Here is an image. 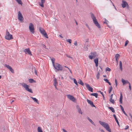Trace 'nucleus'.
<instances>
[{
  "mask_svg": "<svg viewBox=\"0 0 132 132\" xmlns=\"http://www.w3.org/2000/svg\"><path fill=\"white\" fill-rule=\"evenodd\" d=\"M90 14L91 17L92 18L94 23L95 24L98 28H101L100 25L97 22V20L96 19L94 14L91 12L90 13Z\"/></svg>",
  "mask_w": 132,
  "mask_h": 132,
  "instance_id": "obj_1",
  "label": "nucleus"
},
{
  "mask_svg": "<svg viewBox=\"0 0 132 132\" xmlns=\"http://www.w3.org/2000/svg\"><path fill=\"white\" fill-rule=\"evenodd\" d=\"M99 122L109 132H111V130L108 123L101 121H99Z\"/></svg>",
  "mask_w": 132,
  "mask_h": 132,
  "instance_id": "obj_2",
  "label": "nucleus"
},
{
  "mask_svg": "<svg viewBox=\"0 0 132 132\" xmlns=\"http://www.w3.org/2000/svg\"><path fill=\"white\" fill-rule=\"evenodd\" d=\"M5 38L8 40H10L13 38L12 37V35L10 34V32L8 31L7 29L6 30V32L5 36Z\"/></svg>",
  "mask_w": 132,
  "mask_h": 132,
  "instance_id": "obj_3",
  "label": "nucleus"
},
{
  "mask_svg": "<svg viewBox=\"0 0 132 132\" xmlns=\"http://www.w3.org/2000/svg\"><path fill=\"white\" fill-rule=\"evenodd\" d=\"M22 85L25 88L26 90L31 93H32V89H31L29 88V85L24 83H22Z\"/></svg>",
  "mask_w": 132,
  "mask_h": 132,
  "instance_id": "obj_4",
  "label": "nucleus"
},
{
  "mask_svg": "<svg viewBox=\"0 0 132 132\" xmlns=\"http://www.w3.org/2000/svg\"><path fill=\"white\" fill-rule=\"evenodd\" d=\"M39 30L40 33L46 38H48L47 34L44 29L41 27L39 28Z\"/></svg>",
  "mask_w": 132,
  "mask_h": 132,
  "instance_id": "obj_5",
  "label": "nucleus"
},
{
  "mask_svg": "<svg viewBox=\"0 0 132 132\" xmlns=\"http://www.w3.org/2000/svg\"><path fill=\"white\" fill-rule=\"evenodd\" d=\"M53 65V66L55 69L57 70H62V66L60 64L58 63H56Z\"/></svg>",
  "mask_w": 132,
  "mask_h": 132,
  "instance_id": "obj_6",
  "label": "nucleus"
},
{
  "mask_svg": "<svg viewBox=\"0 0 132 132\" xmlns=\"http://www.w3.org/2000/svg\"><path fill=\"white\" fill-rule=\"evenodd\" d=\"M29 28L30 32L34 34V25L32 23H29Z\"/></svg>",
  "mask_w": 132,
  "mask_h": 132,
  "instance_id": "obj_7",
  "label": "nucleus"
},
{
  "mask_svg": "<svg viewBox=\"0 0 132 132\" xmlns=\"http://www.w3.org/2000/svg\"><path fill=\"white\" fill-rule=\"evenodd\" d=\"M88 42V40L86 41V42L84 45V48L85 51H88V47L89 46V44L87 43Z\"/></svg>",
  "mask_w": 132,
  "mask_h": 132,
  "instance_id": "obj_8",
  "label": "nucleus"
},
{
  "mask_svg": "<svg viewBox=\"0 0 132 132\" xmlns=\"http://www.w3.org/2000/svg\"><path fill=\"white\" fill-rule=\"evenodd\" d=\"M67 96L69 99L73 102H75L76 100V98L72 95H67Z\"/></svg>",
  "mask_w": 132,
  "mask_h": 132,
  "instance_id": "obj_9",
  "label": "nucleus"
},
{
  "mask_svg": "<svg viewBox=\"0 0 132 132\" xmlns=\"http://www.w3.org/2000/svg\"><path fill=\"white\" fill-rule=\"evenodd\" d=\"M91 55L89 56V57L90 59H92L93 58L95 57L96 55V53L95 52L93 53H90Z\"/></svg>",
  "mask_w": 132,
  "mask_h": 132,
  "instance_id": "obj_10",
  "label": "nucleus"
},
{
  "mask_svg": "<svg viewBox=\"0 0 132 132\" xmlns=\"http://www.w3.org/2000/svg\"><path fill=\"white\" fill-rule=\"evenodd\" d=\"M24 51L26 54H28L30 55H32V54H31V52L29 48H27L24 49Z\"/></svg>",
  "mask_w": 132,
  "mask_h": 132,
  "instance_id": "obj_11",
  "label": "nucleus"
},
{
  "mask_svg": "<svg viewBox=\"0 0 132 132\" xmlns=\"http://www.w3.org/2000/svg\"><path fill=\"white\" fill-rule=\"evenodd\" d=\"M4 66L5 67L7 68L12 73H14V70L11 66L6 64H5L4 65Z\"/></svg>",
  "mask_w": 132,
  "mask_h": 132,
  "instance_id": "obj_12",
  "label": "nucleus"
},
{
  "mask_svg": "<svg viewBox=\"0 0 132 132\" xmlns=\"http://www.w3.org/2000/svg\"><path fill=\"white\" fill-rule=\"evenodd\" d=\"M18 19L20 21H22L23 20V18L20 11L18 12Z\"/></svg>",
  "mask_w": 132,
  "mask_h": 132,
  "instance_id": "obj_13",
  "label": "nucleus"
},
{
  "mask_svg": "<svg viewBox=\"0 0 132 132\" xmlns=\"http://www.w3.org/2000/svg\"><path fill=\"white\" fill-rule=\"evenodd\" d=\"M86 86L88 89L91 92H93V88L87 84H86Z\"/></svg>",
  "mask_w": 132,
  "mask_h": 132,
  "instance_id": "obj_14",
  "label": "nucleus"
},
{
  "mask_svg": "<svg viewBox=\"0 0 132 132\" xmlns=\"http://www.w3.org/2000/svg\"><path fill=\"white\" fill-rule=\"evenodd\" d=\"M122 7L123 8H125L127 5H128V4L127 2L124 0H122Z\"/></svg>",
  "mask_w": 132,
  "mask_h": 132,
  "instance_id": "obj_15",
  "label": "nucleus"
},
{
  "mask_svg": "<svg viewBox=\"0 0 132 132\" xmlns=\"http://www.w3.org/2000/svg\"><path fill=\"white\" fill-rule=\"evenodd\" d=\"M87 100L88 103L92 107H96L94 105V104L93 102L88 99H87Z\"/></svg>",
  "mask_w": 132,
  "mask_h": 132,
  "instance_id": "obj_16",
  "label": "nucleus"
},
{
  "mask_svg": "<svg viewBox=\"0 0 132 132\" xmlns=\"http://www.w3.org/2000/svg\"><path fill=\"white\" fill-rule=\"evenodd\" d=\"M121 81L123 83V85L126 84H129V83H130L128 80H125L124 79L122 78L121 79Z\"/></svg>",
  "mask_w": 132,
  "mask_h": 132,
  "instance_id": "obj_17",
  "label": "nucleus"
},
{
  "mask_svg": "<svg viewBox=\"0 0 132 132\" xmlns=\"http://www.w3.org/2000/svg\"><path fill=\"white\" fill-rule=\"evenodd\" d=\"M45 0H41V2L39 3V5L42 7L44 6V3L45 2Z\"/></svg>",
  "mask_w": 132,
  "mask_h": 132,
  "instance_id": "obj_18",
  "label": "nucleus"
},
{
  "mask_svg": "<svg viewBox=\"0 0 132 132\" xmlns=\"http://www.w3.org/2000/svg\"><path fill=\"white\" fill-rule=\"evenodd\" d=\"M76 108L78 110V112L80 113L81 114H82V112L81 111V110L79 106L78 105L76 106Z\"/></svg>",
  "mask_w": 132,
  "mask_h": 132,
  "instance_id": "obj_19",
  "label": "nucleus"
},
{
  "mask_svg": "<svg viewBox=\"0 0 132 132\" xmlns=\"http://www.w3.org/2000/svg\"><path fill=\"white\" fill-rule=\"evenodd\" d=\"M94 62L96 66L97 67L98 66V58H96L94 60Z\"/></svg>",
  "mask_w": 132,
  "mask_h": 132,
  "instance_id": "obj_20",
  "label": "nucleus"
},
{
  "mask_svg": "<svg viewBox=\"0 0 132 132\" xmlns=\"http://www.w3.org/2000/svg\"><path fill=\"white\" fill-rule=\"evenodd\" d=\"M113 116L114 117L116 122L117 123V124L119 126V127H120V126L119 122L117 120V118L116 117V115L115 114H114L113 115Z\"/></svg>",
  "mask_w": 132,
  "mask_h": 132,
  "instance_id": "obj_21",
  "label": "nucleus"
},
{
  "mask_svg": "<svg viewBox=\"0 0 132 132\" xmlns=\"http://www.w3.org/2000/svg\"><path fill=\"white\" fill-rule=\"evenodd\" d=\"M123 99L122 95L121 92L120 94V98L119 101L121 104L122 103V99Z\"/></svg>",
  "mask_w": 132,
  "mask_h": 132,
  "instance_id": "obj_22",
  "label": "nucleus"
},
{
  "mask_svg": "<svg viewBox=\"0 0 132 132\" xmlns=\"http://www.w3.org/2000/svg\"><path fill=\"white\" fill-rule=\"evenodd\" d=\"M120 107L121 108V109L122 112H123V113L126 116H127V114L125 112V111L124 110V109L123 107L121 105H120Z\"/></svg>",
  "mask_w": 132,
  "mask_h": 132,
  "instance_id": "obj_23",
  "label": "nucleus"
},
{
  "mask_svg": "<svg viewBox=\"0 0 132 132\" xmlns=\"http://www.w3.org/2000/svg\"><path fill=\"white\" fill-rule=\"evenodd\" d=\"M31 98L32 99H33V100L35 102H36V103L37 104H39V103L38 102V100L36 98H34V97H31Z\"/></svg>",
  "mask_w": 132,
  "mask_h": 132,
  "instance_id": "obj_24",
  "label": "nucleus"
},
{
  "mask_svg": "<svg viewBox=\"0 0 132 132\" xmlns=\"http://www.w3.org/2000/svg\"><path fill=\"white\" fill-rule=\"evenodd\" d=\"M53 81L54 82L53 85L55 86H56V84H57V82L56 78H54V79Z\"/></svg>",
  "mask_w": 132,
  "mask_h": 132,
  "instance_id": "obj_25",
  "label": "nucleus"
},
{
  "mask_svg": "<svg viewBox=\"0 0 132 132\" xmlns=\"http://www.w3.org/2000/svg\"><path fill=\"white\" fill-rule=\"evenodd\" d=\"M29 82L30 83H35L36 81L32 79H29Z\"/></svg>",
  "mask_w": 132,
  "mask_h": 132,
  "instance_id": "obj_26",
  "label": "nucleus"
},
{
  "mask_svg": "<svg viewBox=\"0 0 132 132\" xmlns=\"http://www.w3.org/2000/svg\"><path fill=\"white\" fill-rule=\"evenodd\" d=\"M119 68L120 69L121 71L122 70V63L121 61H119Z\"/></svg>",
  "mask_w": 132,
  "mask_h": 132,
  "instance_id": "obj_27",
  "label": "nucleus"
},
{
  "mask_svg": "<svg viewBox=\"0 0 132 132\" xmlns=\"http://www.w3.org/2000/svg\"><path fill=\"white\" fill-rule=\"evenodd\" d=\"M90 95L95 96L96 98H97L98 94L97 93H93L90 94Z\"/></svg>",
  "mask_w": 132,
  "mask_h": 132,
  "instance_id": "obj_28",
  "label": "nucleus"
},
{
  "mask_svg": "<svg viewBox=\"0 0 132 132\" xmlns=\"http://www.w3.org/2000/svg\"><path fill=\"white\" fill-rule=\"evenodd\" d=\"M78 83L82 86H83L84 85V83L82 82V80L80 79H79V81H78Z\"/></svg>",
  "mask_w": 132,
  "mask_h": 132,
  "instance_id": "obj_29",
  "label": "nucleus"
},
{
  "mask_svg": "<svg viewBox=\"0 0 132 132\" xmlns=\"http://www.w3.org/2000/svg\"><path fill=\"white\" fill-rule=\"evenodd\" d=\"M108 108L110 110H111L112 112L114 113L115 112V110L113 107H109Z\"/></svg>",
  "mask_w": 132,
  "mask_h": 132,
  "instance_id": "obj_30",
  "label": "nucleus"
},
{
  "mask_svg": "<svg viewBox=\"0 0 132 132\" xmlns=\"http://www.w3.org/2000/svg\"><path fill=\"white\" fill-rule=\"evenodd\" d=\"M37 132H43L42 129L40 127H38Z\"/></svg>",
  "mask_w": 132,
  "mask_h": 132,
  "instance_id": "obj_31",
  "label": "nucleus"
},
{
  "mask_svg": "<svg viewBox=\"0 0 132 132\" xmlns=\"http://www.w3.org/2000/svg\"><path fill=\"white\" fill-rule=\"evenodd\" d=\"M55 60V59L54 58H52V59H51V60L52 62L53 65L55 64L54 63Z\"/></svg>",
  "mask_w": 132,
  "mask_h": 132,
  "instance_id": "obj_32",
  "label": "nucleus"
},
{
  "mask_svg": "<svg viewBox=\"0 0 132 132\" xmlns=\"http://www.w3.org/2000/svg\"><path fill=\"white\" fill-rule=\"evenodd\" d=\"M18 3L20 4H22V2L21 0H15Z\"/></svg>",
  "mask_w": 132,
  "mask_h": 132,
  "instance_id": "obj_33",
  "label": "nucleus"
},
{
  "mask_svg": "<svg viewBox=\"0 0 132 132\" xmlns=\"http://www.w3.org/2000/svg\"><path fill=\"white\" fill-rule=\"evenodd\" d=\"M112 86H110V87H109V93H110L111 92V91H112Z\"/></svg>",
  "mask_w": 132,
  "mask_h": 132,
  "instance_id": "obj_34",
  "label": "nucleus"
},
{
  "mask_svg": "<svg viewBox=\"0 0 132 132\" xmlns=\"http://www.w3.org/2000/svg\"><path fill=\"white\" fill-rule=\"evenodd\" d=\"M110 101L112 103V104H114V100H113L112 98H110Z\"/></svg>",
  "mask_w": 132,
  "mask_h": 132,
  "instance_id": "obj_35",
  "label": "nucleus"
},
{
  "mask_svg": "<svg viewBox=\"0 0 132 132\" xmlns=\"http://www.w3.org/2000/svg\"><path fill=\"white\" fill-rule=\"evenodd\" d=\"M100 75V74L99 72H98L97 73V75H96V78H97V79H99V77H99Z\"/></svg>",
  "mask_w": 132,
  "mask_h": 132,
  "instance_id": "obj_36",
  "label": "nucleus"
},
{
  "mask_svg": "<svg viewBox=\"0 0 132 132\" xmlns=\"http://www.w3.org/2000/svg\"><path fill=\"white\" fill-rule=\"evenodd\" d=\"M73 81L76 84V85L77 86L78 85L77 83V82L76 80V79L75 78L73 79Z\"/></svg>",
  "mask_w": 132,
  "mask_h": 132,
  "instance_id": "obj_37",
  "label": "nucleus"
},
{
  "mask_svg": "<svg viewBox=\"0 0 132 132\" xmlns=\"http://www.w3.org/2000/svg\"><path fill=\"white\" fill-rule=\"evenodd\" d=\"M120 57V55L118 54H117L115 56V59H118V57Z\"/></svg>",
  "mask_w": 132,
  "mask_h": 132,
  "instance_id": "obj_38",
  "label": "nucleus"
},
{
  "mask_svg": "<svg viewBox=\"0 0 132 132\" xmlns=\"http://www.w3.org/2000/svg\"><path fill=\"white\" fill-rule=\"evenodd\" d=\"M66 41L67 42H69L70 44L72 42V40L70 39H67Z\"/></svg>",
  "mask_w": 132,
  "mask_h": 132,
  "instance_id": "obj_39",
  "label": "nucleus"
},
{
  "mask_svg": "<svg viewBox=\"0 0 132 132\" xmlns=\"http://www.w3.org/2000/svg\"><path fill=\"white\" fill-rule=\"evenodd\" d=\"M98 92H100V93L103 96V99H104V94L103 93V92H102L101 91H99Z\"/></svg>",
  "mask_w": 132,
  "mask_h": 132,
  "instance_id": "obj_40",
  "label": "nucleus"
},
{
  "mask_svg": "<svg viewBox=\"0 0 132 132\" xmlns=\"http://www.w3.org/2000/svg\"><path fill=\"white\" fill-rule=\"evenodd\" d=\"M106 71H110L111 70V69L110 68L108 67H107L106 68Z\"/></svg>",
  "mask_w": 132,
  "mask_h": 132,
  "instance_id": "obj_41",
  "label": "nucleus"
},
{
  "mask_svg": "<svg viewBox=\"0 0 132 132\" xmlns=\"http://www.w3.org/2000/svg\"><path fill=\"white\" fill-rule=\"evenodd\" d=\"M128 42H129V41L128 40H127L126 41V42H125V46H126L127 45Z\"/></svg>",
  "mask_w": 132,
  "mask_h": 132,
  "instance_id": "obj_42",
  "label": "nucleus"
},
{
  "mask_svg": "<svg viewBox=\"0 0 132 132\" xmlns=\"http://www.w3.org/2000/svg\"><path fill=\"white\" fill-rule=\"evenodd\" d=\"M69 58H71L72 60H73V58L72 57H71L70 55H68L67 54L66 55Z\"/></svg>",
  "mask_w": 132,
  "mask_h": 132,
  "instance_id": "obj_43",
  "label": "nucleus"
},
{
  "mask_svg": "<svg viewBox=\"0 0 132 132\" xmlns=\"http://www.w3.org/2000/svg\"><path fill=\"white\" fill-rule=\"evenodd\" d=\"M115 82L116 83V87H117L118 84V82L117 80L116 79H115Z\"/></svg>",
  "mask_w": 132,
  "mask_h": 132,
  "instance_id": "obj_44",
  "label": "nucleus"
},
{
  "mask_svg": "<svg viewBox=\"0 0 132 132\" xmlns=\"http://www.w3.org/2000/svg\"><path fill=\"white\" fill-rule=\"evenodd\" d=\"M104 80L107 83H108V82H109V80L108 79H104Z\"/></svg>",
  "mask_w": 132,
  "mask_h": 132,
  "instance_id": "obj_45",
  "label": "nucleus"
},
{
  "mask_svg": "<svg viewBox=\"0 0 132 132\" xmlns=\"http://www.w3.org/2000/svg\"><path fill=\"white\" fill-rule=\"evenodd\" d=\"M74 45L76 46H77V41H75V42L74 43Z\"/></svg>",
  "mask_w": 132,
  "mask_h": 132,
  "instance_id": "obj_46",
  "label": "nucleus"
},
{
  "mask_svg": "<svg viewBox=\"0 0 132 132\" xmlns=\"http://www.w3.org/2000/svg\"><path fill=\"white\" fill-rule=\"evenodd\" d=\"M87 118L89 120V121L90 122L92 120L91 119H90L88 117H87Z\"/></svg>",
  "mask_w": 132,
  "mask_h": 132,
  "instance_id": "obj_47",
  "label": "nucleus"
},
{
  "mask_svg": "<svg viewBox=\"0 0 132 132\" xmlns=\"http://www.w3.org/2000/svg\"><path fill=\"white\" fill-rule=\"evenodd\" d=\"M34 71H35V74H36V75H37V72H36V70L35 69V68H34Z\"/></svg>",
  "mask_w": 132,
  "mask_h": 132,
  "instance_id": "obj_48",
  "label": "nucleus"
},
{
  "mask_svg": "<svg viewBox=\"0 0 132 132\" xmlns=\"http://www.w3.org/2000/svg\"><path fill=\"white\" fill-rule=\"evenodd\" d=\"M129 89H130V90H131V85L130 83H129Z\"/></svg>",
  "mask_w": 132,
  "mask_h": 132,
  "instance_id": "obj_49",
  "label": "nucleus"
},
{
  "mask_svg": "<svg viewBox=\"0 0 132 132\" xmlns=\"http://www.w3.org/2000/svg\"><path fill=\"white\" fill-rule=\"evenodd\" d=\"M93 125H95L94 123V122L92 120L90 122Z\"/></svg>",
  "mask_w": 132,
  "mask_h": 132,
  "instance_id": "obj_50",
  "label": "nucleus"
},
{
  "mask_svg": "<svg viewBox=\"0 0 132 132\" xmlns=\"http://www.w3.org/2000/svg\"><path fill=\"white\" fill-rule=\"evenodd\" d=\"M129 128V126H126V128L125 129V130H127V129H128V128Z\"/></svg>",
  "mask_w": 132,
  "mask_h": 132,
  "instance_id": "obj_51",
  "label": "nucleus"
},
{
  "mask_svg": "<svg viewBox=\"0 0 132 132\" xmlns=\"http://www.w3.org/2000/svg\"><path fill=\"white\" fill-rule=\"evenodd\" d=\"M86 25V26L87 27V28H88L89 29H90V28H89V26H88V24H85Z\"/></svg>",
  "mask_w": 132,
  "mask_h": 132,
  "instance_id": "obj_52",
  "label": "nucleus"
},
{
  "mask_svg": "<svg viewBox=\"0 0 132 132\" xmlns=\"http://www.w3.org/2000/svg\"><path fill=\"white\" fill-rule=\"evenodd\" d=\"M62 130L63 132H68L66 130L64 129H63Z\"/></svg>",
  "mask_w": 132,
  "mask_h": 132,
  "instance_id": "obj_53",
  "label": "nucleus"
},
{
  "mask_svg": "<svg viewBox=\"0 0 132 132\" xmlns=\"http://www.w3.org/2000/svg\"><path fill=\"white\" fill-rule=\"evenodd\" d=\"M68 69L69 70V71L71 73H72V72L70 70V69L69 68H68Z\"/></svg>",
  "mask_w": 132,
  "mask_h": 132,
  "instance_id": "obj_54",
  "label": "nucleus"
},
{
  "mask_svg": "<svg viewBox=\"0 0 132 132\" xmlns=\"http://www.w3.org/2000/svg\"><path fill=\"white\" fill-rule=\"evenodd\" d=\"M42 46L44 48H46V46L44 44H42Z\"/></svg>",
  "mask_w": 132,
  "mask_h": 132,
  "instance_id": "obj_55",
  "label": "nucleus"
},
{
  "mask_svg": "<svg viewBox=\"0 0 132 132\" xmlns=\"http://www.w3.org/2000/svg\"><path fill=\"white\" fill-rule=\"evenodd\" d=\"M113 95V94H112L110 96V98H112Z\"/></svg>",
  "mask_w": 132,
  "mask_h": 132,
  "instance_id": "obj_56",
  "label": "nucleus"
},
{
  "mask_svg": "<svg viewBox=\"0 0 132 132\" xmlns=\"http://www.w3.org/2000/svg\"><path fill=\"white\" fill-rule=\"evenodd\" d=\"M116 59V62H117V63H118V59Z\"/></svg>",
  "mask_w": 132,
  "mask_h": 132,
  "instance_id": "obj_57",
  "label": "nucleus"
},
{
  "mask_svg": "<svg viewBox=\"0 0 132 132\" xmlns=\"http://www.w3.org/2000/svg\"><path fill=\"white\" fill-rule=\"evenodd\" d=\"M105 21H106L105 22H104V23H105L107 24V22H108V21L107 20L106 21V20H105Z\"/></svg>",
  "mask_w": 132,
  "mask_h": 132,
  "instance_id": "obj_58",
  "label": "nucleus"
},
{
  "mask_svg": "<svg viewBox=\"0 0 132 132\" xmlns=\"http://www.w3.org/2000/svg\"><path fill=\"white\" fill-rule=\"evenodd\" d=\"M101 132H105L104 131L103 129H101Z\"/></svg>",
  "mask_w": 132,
  "mask_h": 132,
  "instance_id": "obj_59",
  "label": "nucleus"
},
{
  "mask_svg": "<svg viewBox=\"0 0 132 132\" xmlns=\"http://www.w3.org/2000/svg\"><path fill=\"white\" fill-rule=\"evenodd\" d=\"M75 22L77 25H78V23L76 20H75Z\"/></svg>",
  "mask_w": 132,
  "mask_h": 132,
  "instance_id": "obj_60",
  "label": "nucleus"
},
{
  "mask_svg": "<svg viewBox=\"0 0 132 132\" xmlns=\"http://www.w3.org/2000/svg\"><path fill=\"white\" fill-rule=\"evenodd\" d=\"M108 83L109 84V85H111V83H110V82H108Z\"/></svg>",
  "mask_w": 132,
  "mask_h": 132,
  "instance_id": "obj_61",
  "label": "nucleus"
},
{
  "mask_svg": "<svg viewBox=\"0 0 132 132\" xmlns=\"http://www.w3.org/2000/svg\"><path fill=\"white\" fill-rule=\"evenodd\" d=\"M126 6H127V8H128L129 7V6L128 4V5H127Z\"/></svg>",
  "mask_w": 132,
  "mask_h": 132,
  "instance_id": "obj_62",
  "label": "nucleus"
},
{
  "mask_svg": "<svg viewBox=\"0 0 132 132\" xmlns=\"http://www.w3.org/2000/svg\"><path fill=\"white\" fill-rule=\"evenodd\" d=\"M14 100H12V101H11V104H12V102H14Z\"/></svg>",
  "mask_w": 132,
  "mask_h": 132,
  "instance_id": "obj_63",
  "label": "nucleus"
},
{
  "mask_svg": "<svg viewBox=\"0 0 132 132\" xmlns=\"http://www.w3.org/2000/svg\"><path fill=\"white\" fill-rule=\"evenodd\" d=\"M59 36H60V37H61V38H63V37L61 36V35H59Z\"/></svg>",
  "mask_w": 132,
  "mask_h": 132,
  "instance_id": "obj_64",
  "label": "nucleus"
}]
</instances>
